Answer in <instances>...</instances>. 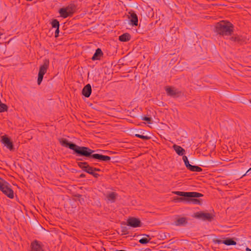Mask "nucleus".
Instances as JSON below:
<instances>
[{
  "mask_svg": "<svg viewBox=\"0 0 251 251\" xmlns=\"http://www.w3.org/2000/svg\"><path fill=\"white\" fill-rule=\"evenodd\" d=\"M189 170L192 171V172H200L202 171V169L197 166H193L191 165L189 166V168L188 169Z\"/></svg>",
  "mask_w": 251,
  "mask_h": 251,
  "instance_id": "4be33fe9",
  "label": "nucleus"
},
{
  "mask_svg": "<svg viewBox=\"0 0 251 251\" xmlns=\"http://www.w3.org/2000/svg\"><path fill=\"white\" fill-rule=\"evenodd\" d=\"M86 176V175L85 174H81L80 176H79V178H84Z\"/></svg>",
  "mask_w": 251,
  "mask_h": 251,
  "instance_id": "72a5a7b5",
  "label": "nucleus"
},
{
  "mask_svg": "<svg viewBox=\"0 0 251 251\" xmlns=\"http://www.w3.org/2000/svg\"><path fill=\"white\" fill-rule=\"evenodd\" d=\"M165 90L167 95L170 96L175 97L178 93L176 89L170 87H166Z\"/></svg>",
  "mask_w": 251,
  "mask_h": 251,
  "instance_id": "dca6fc26",
  "label": "nucleus"
},
{
  "mask_svg": "<svg viewBox=\"0 0 251 251\" xmlns=\"http://www.w3.org/2000/svg\"><path fill=\"white\" fill-rule=\"evenodd\" d=\"M76 6L75 4L71 3L65 8H62L59 10L60 16L66 18L69 16H72L75 12Z\"/></svg>",
  "mask_w": 251,
  "mask_h": 251,
  "instance_id": "39448f33",
  "label": "nucleus"
},
{
  "mask_svg": "<svg viewBox=\"0 0 251 251\" xmlns=\"http://www.w3.org/2000/svg\"><path fill=\"white\" fill-rule=\"evenodd\" d=\"M145 237L141 238L139 242L141 244H146L150 242L151 238H150L149 235L147 234L143 235Z\"/></svg>",
  "mask_w": 251,
  "mask_h": 251,
  "instance_id": "aec40b11",
  "label": "nucleus"
},
{
  "mask_svg": "<svg viewBox=\"0 0 251 251\" xmlns=\"http://www.w3.org/2000/svg\"><path fill=\"white\" fill-rule=\"evenodd\" d=\"M187 223L186 221V218L184 217H182L178 219L175 222V225L176 226H181Z\"/></svg>",
  "mask_w": 251,
  "mask_h": 251,
  "instance_id": "6ab92c4d",
  "label": "nucleus"
},
{
  "mask_svg": "<svg viewBox=\"0 0 251 251\" xmlns=\"http://www.w3.org/2000/svg\"><path fill=\"white\" fill-rule=\"evenodd\" d=\"M49 64V60L48 59H45L43 61V65H41L40 67L37 79V83L38 85H40L42 81L44 75L47 73Z\"/></svg>",
  "mask_w": 251,
  "mask_h": 251,
  "instance_id": "423d86ee",
  "label": "nucleus"
},
{
  "mask_svg": "<svg viewBox=\"0 0 251 251\" xmlns=\"http://www.w3.org/2000/svg\"><path fill=\"white\" fill-rule=\"evenodd\" d=\"M77 165L83 171L91 175L93 170V167L89 165L87 162H77Z\"/></svg>",
  "mask_w": 251,
  "mask_h": 251,
  "instance_id": "6e6552de",
  "label": "nucleus"
},
{
  "mask_svg": "<svg viewBox=\"0 0 251 251\" xmlns=\"http://www.w3.org/2000/svg\"><path fill=\"white\" fill-rule=\"evenodd\" d=\"M0 190L9 198H14V191L10 188V184L1 178H0Z\"/></svg>",
  "mask_w": 251,
  "mask_h": 251,
  "instance_id": "20e7f679",
  "label": "nucleus"
},
{
  "mask_svg": "<svg viewBox=\"0 0 251 251\" xmlns=\"http://www.w3.org/2000/svg\"><path fill=\"white\" fill-rule=\"evenodd\" d=\"M173 148L176 153L179 155H183L185 152V150L179 146L174 145H173Z\"/></svg>",
  "mask_w": 251,
  "mask_h": 251,
  "instance_id": "2eb2a0df",
  "label": "nucleus"
},
{
  "mask_svg": "<svg viewBox=\"0 0 251 251\" xmlns=\"http://www.w3.org/2000/svg\"><path fill=\"white\" fill-rule=\"evenodd\" d=\"M230 40L234 42L239 43L241 41V38L239 36H232L230 38Z\"/></svg>",
  "mask_w": 251,
  "mask_h": 251,
  "instance_id": "a878e982",
  "label": "nucleus"
},
{
  "mask_svg": "<svg viewBox=\"0 0 251 251\" xmlns=\"http://www.w3.org/2000/svg\"><path fill=\"white\" fill-rule=\"evenodd\" d=\"M77 160H79V161H82L83 160V159L82 158L78 159Z\"/></svg>",
  "mask_w": 251,
  "mask_h": 251,
  "instance_id": "e433bc0d",
  "label": "nucleus"
},
{
  "mask_svg": "<svg viewBox=\"0 0 251 251\" xmlns=\"http://www.w3.org/2000/svg\"><path fill=\"white\" fill-rule=\"evenodd\" d=\"M31 250L30 251H44L41 244L37 240L34 241L31 243Z\"/></svg>",
  "mask_w": 251,
  "mask_h": 251,
  "instance_id": "f8f14e48",
  "label": "nucleus"
},
{
  "mask_svg": "<svg viewBox=\"0 0 251 251\" xmlns=\"http://www.w3.org/2000/svg\"><path fill=\"white\" fill-rule=\"evenodd\" d=\"M75 196L79 198V197H80L81 196V195H79V194H78L77 195H76Z\"/></svg>",
  "mask_w": 251,
  "mask_h": 251,
  "instance_id": "c9c22d12",
  "label": "nucleus"
},
{
  "mask_svg": "<svg viewBox=\"0 0 251 251\" xmlns=\"http://www.w3.org/2000/svg\"><path fill=\"white\" fill-rule=\"evenodd\" d=\"M195 217L204 221L207 220L211 222L214 219V215L209 213L200 212L195 213Z\"/></svg>",
  "mask_w": 251,
  "mask_h": 251,
  "instance_id": "0eeeda50",
  "label": "nucleus"
},
{
  "mask_svg": "<svg viewBox=\"0 0 251 251\" xmlns=\"http://www.w3.org/2000/svg\"><path fill=\"white\" fill-rule=\"evenodd\" d=\"M59 28H56L55 31V37H57L59 36Z\"/></svg>",
  "mask_w": 251,
  "mask_h": 251,
  "instance_id": "c756f323",
  "label": "nucleus"
},
{
  "mask_svg": "<svg viewBox=\"0 0 251 251\" xmlns=\"http://www.w3.org/2000/svg\"><path fill=\"white\" fill-rule=\"evenodd\" d=\"M117 194L115 192H111L107 196V199L109 201H110L111 202H114L115 201L116 197Z\"/></svg>",
  "mask_w": 251,
  "mask_h": 251,
  "instance_id": "a211bd4d",
  "label": "nucleus"
},
{
  "mask_svg": "<svg viewBox=\"0 0 251 251\" xmlns=\"http://www.w3.org/2000/svg\"><path fill=\"white\" fill-rule=\"evenodd\" d=\"M234 25L227 21H221L216 24L215 32L218 34L224 36H230L233 32Z\"/></svg>",
  "mask_w": 251,
  "mask_h": 251,
  "instance_id": "7ed1b4c3",
  "label": "nucleus"
},
{
  "mask_svg": "<svg viewBox=\"0 0 251 251\" xmlns=\"http://www.w3.org/2000/svg\"><path fill=\"white\" fill-rule=\"evenodd\" d=\"M223 244H224L227 246L235 245L236 244V242L232 239H227L223 240Z\"/></svg>",
  "mask_w": 251,
  "mask_h": 251,
  "instance_id": "412c9836",
  "label": "nucleus"
},
{
  "mask_svg": "<svg viewBox=\"0 0 251 251\" xmlns=\"http://www.w3.org/2000/svg\"><path fill=\"white\" fill-rule=\"evenodd\" d=\"M175 194L181 196L182 197H176L174 198V201L176 202H182L184 201L187 203H192L194 204H201V200L197 199L196 198H199L203 196V195L201 193L191 192H181V191H175L173 192Z\"/></svg>",
  "mask_w": 251,
  "mask_h": 251,
  "instance_id": "f03ea898",
  "label": "nucleus"
},
{
  "mask_svg": "<svg viewBox=\"0 0 251 251\" xmlns=\"http://www.w3.org/2000/svg\"><path fill=\"white\" fill-rule=\"evenodd\" d=\"M250 171H251V168H250V169H249L247 171V172H246V173L244 175H243V176H246V175H248V174Z\"/></svg>",
  "mask_w": 251,
  "mask_h": 251,
  "instance_id": "2f4dec72",
  "label": "nucleus"
},
{
  "mask_svg": "<svg viewBox=\"0 0 251 251\" xmlns=\"http://www.w3.org/2000/svg\"><path fill=\"white\" fill-rule=\"evenodd\" d=\"M122 232H124L125 234L127 232V228L126 226H122Z\"/></svg>",
  "mask_w": 251,
  "mask_h": 251,
  "instance_id": "cd10ccee",
  "label": "nucleus"
},
{
  "mask_svg": "<svg viewBox=\"0 0 251 251\" xmlns=\"http://www.w3.org/2000/svg\"><path fill=\"white\" fill-rule=\"evenodd\" d=\"M91 175H92L95 178H98L100 176L99 174L96 173L94 172H92V173L91 174Z\"/></svg>",
  "mask_w": 251,
  "mask_h": 251,
  "instance_id": "c85d7f7f",
  "label": "nucleus"
},
{
  "mask_svg": "<svg viewBox=\"0 0 251 251\" xmlns=\"http://www.w3.org/2000/svg\"><path fill=\"white\" fill-rule=\"evenodd\" d=\"M246 251H251V249L249 248H246Z\"/></svg>",
  "mask_w": 251,
  "mask_h": 251,
  "instance_id": "f704fd0d",
  "label": "nucleus"
},
{
  "mask_svg": "<svg viewBox=\"0 0 251 251\" xmlns=\"http://www.w3.org/2000/svg\"><path fill=\"white\" fill-rule=\"evenodd\" d=\"M93 170H94V172H95V171H96V172H100V171H101V170L100 169H99V168H94V167H93Z\"/></svg>",
  "mask_w": 251,
  "mask_h": 251,
  "instance_id": "7c9ffc66",
  "label": "nucleus"
},
{
  "mask_svg": "<svg viewBox=\"0 0 251 251\" xmlns=\"http://www.w3.org/2000/svg\"><path fill=\"white\" fill-rule=\"evenodd\" d=\"M141 119L142 120L147 121L149 123L151 121V118L146 116H142Z\"/></svg>",
  "mask_w": 251,
  "mask_h": 251,
  "instance_id": "bb28decb",
  "label": "nucleus"
},
{
  "mask_svg": "<svg viewBox=\"0 0 251 251\" xmlns=\"http://www.w3.org/2000/svg\"><path fill=\"white\" fill-rule=\"evenodd\" d=\"M103 55V53L101 50L100 48H98L91 59L93 61L100 60Z\"/></svg>",
  "mask_w": 251,
  "mask_h": 251,
  "instance_id": "4468645a",
  "label": "nucleus"
},
{
  "mask_svg": "<svg viewBox=\"0 0 251 251\" xmlns=\"http://www.w3.org/2000/svg\"><path fill=\"white\" fill-rule=\"evenodd\" d=\"M92 92L91 86L90 84L85 85L82 90V95L86 98H89Z\"/></svg>",
  "mask_w": 251,
  "mask_h": 251,
  "instance_id": "ddd939ff",
  "label": "nucleus"
},
{
  "mask_svg": "<svg viewBox=\"0 0 251 251\" xmlns=\"http://www.w3.org/2000/svg\"><path fill=\"white\" fill-rule=\"evenodd\" d=\"M131 35L128 33H125L119 37V40L121 42H127L130 40Z\"/></svg>",
  "mask_w": 251,
  "mask_h": 251,
  "instance_id": "f3484780",
  "label": "nucleus"
},
{
  "mask_svg": "<svg viewBox=\"0 0 251 251\" xmlns=\"http://www.w3.org/2000/svg\"><path fill=\"white\" fill-rule=\"evenodd\" d=\"M59 142L60 144L66 148L74 151V154L77 156H84L89 159H93L98 161L109 162L111 157L108 156L103 155L98 153H94L95 150L90 149L86 147H80L72 142H70L66 139H61Z\"/></svg>",
  "mask_w": 251,
  "mask_h": 251,
  "instance_id": "f257e3e1",
  "label": "nucleus"
},
{
  "mask_svg": "<svg viewBox=\"0 0 251 251\" xmlns=\"http://www.w3.org/2000/svg\"><path fill=\"white\" fill-rule=\"evenodd\" d=\"M51 26L53 28H59V22L56 19H54L52 21Z\"/></svg>",
  "mask_w": 251,
  "mask_h": 251,
  "instance_id": "5701e85b",
  "label": "nucleus"
},
{
  "mask_svg": "<svg viewBox=\"0 0 251 251\" xmlns=\"http://www.w3.org/2000/svg\"><path fill=\"white\" fill-rule=\"evenodd\" d=\"M182 159L184 162L185 166L187 169H188L189 168V166H191V164H189L187 157L185 155H184L182 157Z\"/></svg>",
  "mask_w": 251,
  "mask_h": 251,
  "instance_id": "393cba45",
  "label": "nucleus"
},
{
  "mask_svg": "<svg viewBox=\"0 0 251 251\" xmlns=\"http://www.w3.org/2000/svg\"><path fill=\"white\" fill-rule=\"evenodd\" d=\"M135 137L140 138L144 140H148L151 138L150 136L147 135H144L143 134H135Z\"/></svg>",
  "mask_w": 251,
  "mask_h": 251,
  "instance_id": "b1692460",
  "label": "nucleus"
},
{
  "mask_svg": "<svg viewBox=\"0 0 251 251\" xmlns=\"http://www.w3.org/2000/svg\"><path fill=\"white\" fill-rule=\"evenodd\" d=\"M128 18L129 19V24L130 25L132 26H137L138 25V17L134 11L130 10L128 12Z\"/></svg>",
  "mask_w": 251,
  "mask_h": 251,
  "instance_id": "9d476101",
  "label": "nucleus"
},
{
  "mask_svg": "<svg viewBox=\"0 0 251 251\" xmlns=\"http://www.w3.org/2000/svg\"><path fill=\"white\" fill-rule=\"evenodd\" d=\"M127 226L137 227L141 226V222L140 220L136 218H130L127 220Z\"/></svg>",
  "mask_w": 251,
  "mask_h": 251,
  "instance_id": "9b49d317",
  "label": "nucleus"
},
{
  "mask_svg": "<svg viewBox=\"0 0 251 251\" xmlns=\"http://www.w3.org/2000/svg\"><path fill=\"white\" fill-rule=\"evenodd\" d=\"M223 240H217L216 241V242L218 244L223 243Z\"/></svg>",
  "mask_w": 251,
  "mask_h": 251,
  "instance_id": "473e14b6",
  "label": "nucleus"
},
{
  "mask_svg": "<svg viewBox=\"0 0 251 251\" xmlns=\"http://www.w3.org/2000/svg\"><path fill=\"white\" fill-rule=\"evenodd\" d=\"M1 142L10 151H12L14 150L12 142L6 135L1 137Z\"/></svg>",
  "mask_w": 251,
  "mask_h": 251,
  "instance_id": "1a4fd4ad",
  "label": "nucleus"
}]
</instances>
